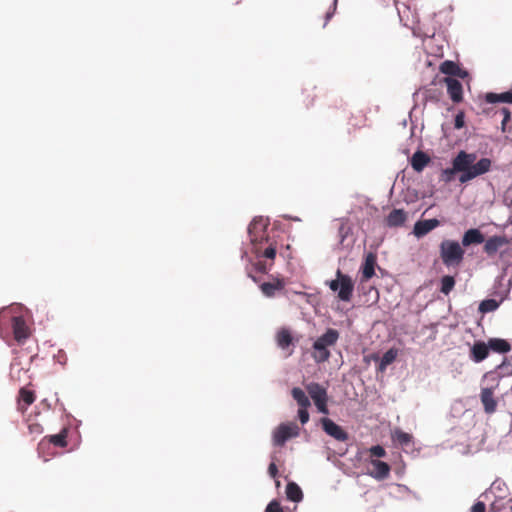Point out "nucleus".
<instances>
[{"label":"nucleus","mask_w":512,"mask_h":512,"mask_svg":"<svg viewBox=\"0 0 512 512\" xmlns=\"http://www.w3.org/2000/svg\"><path fill=\"white\" fill-rule=\"evenodd\" d=\"M506 364V358L504 359V361L502 362V364L499 366V367H502Z\"/></svg>","instance_id":"09e8293b"},{"label":"nucleus","mask_w":512,"mask_h":512,"mask_svg":"<svg viewBox=\"0 0 512 512\" xmlns=\"http://www.w3.org/2000/svg\"><path fill=\"white\" fill-rule=\"evenodd\" d=\"M455 285V280L452 276H444L442 278V287L441 288H453Z\"/></svg>","instance_id":"e433bc0d"},{"label":"nucleus","mask_w":512,"mask_h":512,"mask_svg":"<svg viewBox=\"0 0 512 512\" xmlns=\"http://www.w3.org/2000/svg\"><path fill=\"white\" fill-rule=\"evenodd\" d=\"M440 225L437 219L419 220L414 224L413 234L417 238H422Z\"/></svg>","instance_id":"1a4fd4ad"},{"label":"nucleus","mask_w":512,"mask_h":512,"mask_svg":"<svg viewBox=\"0 0 512 512\" xmlns=\"http://www.w3.org/2000/svg\"><path fill=\"white\" fill-rule=\"evenodd\" d=\"M67 435L68 429L63 428L58 434L50 435L48 440L54 446L64 448L67 446Z\"/></svg>","instance_id":"bb28decb"},{"label":"nucleus","mask_w":512,"mask_h":512,"mask_svg":"<svg viewBox=\"0 0 512 512\" xmlns=\"http://www.w3.org/2000/svg\"><path fill=\"white\" fill-rule=\"evenodd\" d=\"M376 261H377V258H376L375 254L368 253L366 255L364 263L362 264V267H361V273H362L361 278L363 280H368L374 275Z\"/></svg>","instance_id":"4468645a"},{"label":"nucleus","mask_w":512,"mask_h":512,"mask_svg":"<svg viewBox=\"0 0 512 512\" xmlns=\"http://www.w3.org/2000/svg\"><path fill=\"white\" fill-rule=\"evenodd\" d=\"M488 512H512V505L509 500L499 498L491 503Z\"/></svg>","instance_id":"5701e85b"},{"label":"nucleus","mask_w":512,"mask_h":512,"mask_svg":"<svg viewBox=\"0 0 512 512\" xmlns=\"http://www.w3.org/2000/svg\"><path fill=\"white\" fill-rule=\"evenodd\" d=\"M397 355L398 352L394 348H391L388 351H386L380 360L378 370L381 372L385 371L387 366L395 361Z\"/></svg>","instance_id":"a878e982"},{"label":"nucleus","mask_w":512,"mask_h":512,"mask_svg":"<svg viewBox=\"0 0 512 512\" xmlns=\"http://www.w3.org/2000/svg\"><path fill=\"white\" fill-rule=\"evenodd\" d=\"M444 82L447 86V92L452 101L456 103L460 102L462 100L463 92L461 83L452 77H446Z\"/></svg>","instance_id":"9d476101"},{"label":"nucleus","mask_w":512,"mask_h":512,"mask_svg":"<svg viewBox=\"0 0 512 512\" xmlns=\"http://www.w3.org/2000/svg\"><path fill=\"white\" fill-rule=\"evenodd\" d=\"M287 498L293 502H299L303 498L301 488L295 482H289L286 486Z\"/></svg>","instance_id":"4be33fe9"},{"label":"nucleus","mask_w":512,"mask_h":512,"mask_svg":"<svg viewBox=\"0 0 512 512\" xmlns=\"http://www.w3.org/2000/svg\"><path fill=\"white\" fill-rule=\"evenodd\" d=\"M440 257L447 267H457L464 258V249L454 240H443L440 244Z\"/></svg>","instance_id":"f03ea898"},{"label":"nucleus","mask_w":512,"mask_h":512,"mask_svg":"<svg viewBox=\"0 0 512 512\" xmlns=\"http://www.w3.org/2000/svg\"><path fill=\"white\" fill-rule=\"evenodd\" d=\"M321 424L323 430L331 437L338 441H347L349 436L348 433L334 421L329 418H322Z\"/></svg>","instance_id":"6e6552de"},{"label":"nucleus","mask_w":512,"mask_h":512,"mask_svg":"<svg viewBox=\"0 0 512 512\" xmlns=\"http://www.w3.org/2000/svg\"><path fill=\"white\" fill-rule=\"evenodd\" d=\"M27 422H28V430L31 435L38 436L43 433L44 429L40 423L32 420L31 418H29L27 420Z\"/></svg>","instance_id":"473e14b6"},{"label":"nucleus","mask_w":512,"mask_h":512,"mask_svg":"<svg viewBox=\"0 0 512 512\" xmlns=\"http://www.w3.org/2000/svg\"><path fill=\"white\" fill-rule=\"evenodd\" d=\"M332 14H333L332 12H328V13H327V15H326L327 20H328V19H330V18L332 17Z\"/></svg>","instance_id":"de8ad7c7"},{"label":"nucleus","mask_w":512,"mask_h":512,"mask_svg":"<svg viewBox=\"0 0 512 512\" xmlns=\"http://www.w3.org/2000/svg\"><path fill=\"white\" fill-rule=\"evenodd\" d=\"M454 76H457L459 78H466L468 76V72L466 70L461 69L459 66L457 67V71Z\"/></svg>","instance_id":"c03bdc74"},{"label":"nucleus","mask_w":512,"mask_h":512,"mask_svg":"<svg viewBox=\"0 0 512 512\" xmlns=\"http://www.w3.org/2000/svg\"><path fill=\"white\" fill-rule=\"evenodd\" d=\"M489 355V347L488 344L483 341H476L470 350L471 359L479 363L486 359Z\"/></svg>","instance_id":"9b49d317"},{"label":"nucleus","mask_w":512,"mask_h":512,"mask_svg":"<svg viewBox=\"0 0 512 512\" xmlns=\"http://www.w3.org/2000/svg\"><path fill=\"white\" fill-rule=\"evenodd\" d=\"M506 243L507 240L503 237H492L486 241L484 249L488 254H492Z\"/></svg>","instance_id":"b1692460"},{"label":"nucleus","mask_w":512,"mask_h":512,"mask_svg":"<svg viewBox=\"0 0 512 512\" xmlns=\"http://www.w3.org/2000/svg\"><path fill=\"white\" fill-rule=\"evenodd\" d=\"M263 292L265 293V295H266L267 297H271V296H273V295H274V293H273V292H274V290H268V289H265V290H263Z\"/></svg>","instance_id":"a18cd8bd"},{"label":"nucleus","mask_w":512,"mask_h":512,"mask_svg":"<svg viewBox=\"0 0 512 512\" xmlns=\"http://www.w3.org/2000/svg\"><path fill=\"white\" fill-rule=\"evenodd\" d=\"M286 285L284 282H278L277 287H275L273 284L265 282L263 283L260 288L266 289V288H282Z\"/></svg>","instance_id":"37998d69"},{"label":"nucleus","mask_w":512,"mask_h":512,"mask_svg":"<svg viewBox=\"0 0 512 512\" xmlns=\"http://www.w3.org/2000/svg\"><path fill=\"white\" fill-rule=\"evenodd\" d=\"M275 255H276V250L272 245L265 248V250L263 252V256L268 259H273L275 257Z\"/></svg>","instance_id":"ea45409f"},{"label":"nucleus","mask_w":512,"mask_h":512,"mask_svg":"<svg viewBox=\"0 0 512 512\" xmlns=\"http://www.w3.org/2000/svg\"><path fill=\"white\" fill-rule=\"evenodd\" d=\"M291 395L293 399L297 402L299 408H308L311 405L308 396L301 388L294 387L291 390Z\"/></svg>","instance_id":"412c9836"},{"label":"nucleus","mask_w":512,"mask_h":512,"mask_svg":"<svg viewBox=\"0 0 512 512\" xmlns=\"http://www.w3.org/2000/svg\"><path fill=\"white\" fill-rule=\"evenodd\" d=\"M484 241L482 233L478 229L467 230L462 238L463 246H469L471 244H480Z\"/></svg>","instance_id":"dca6fc26"},{"label":"nucleus","mask_w":512,"mask_h":512,"mask_svg":"<svg viewBox=\"0 0 512 512\" xmlns=\"http://www.w3.org/2000/svg\"><path fill=\"white\" fill-rule=\"evenodd\" d=\"M475 153H467L460 151L452 160V167L441 171L440 181L450 183L456 173H460V183H467L485 173L491 168V160L489 158H481L476 161Z\"/></svg>","instance_id":"f257e3e1"},{"label":"nucleus","mask_w":512,"mask_h":512,"mask_svg":"<svg viewBox=\"0 0 512 512\" xmlns=\"http://www.w3.org/2000/svg\"><path fill=\"white\" fill-rule=\"evenodd\" d=\"M442 291H443L445 294H448V292H449L450 290L445 289V290H442Z\"/></svg>","instance_id":"3c124183"},{"label":"nucleus","mask_w":512,"mask_h":512,"mask_svg":"<svg viewBox=\"0 0 512 512\" xmlns=\"http://www.w3.org/2000/svg\"><path fill=\"white\" fill-rule=\"evenodd\" d=\"M28 373V369H25L21 366V362L15 359L10 366V377L13 381L22 382L24 381V376Z\"/></svg>","instance_id":"a211bd4d"},{"label":"nucleus","mask_w":512,"mask_h":512,"mask_svg":"<svg viewBox=\"0 0 512 512\" xmlns=\"http://www.w3.org/2000/svg\"><path fill=\"white\" fill-rule=\"evenodd\" d=\"M504 298L502 297L499 301L495 299H486L483 300L479 305V311L483 314L495 311L500 304L503 302Z\"/></svg>","instance_id":"c756f323"},{"label":"nucleus","mask_w":512,"mask_h":512,"mask_svg":"<svg viewBox=\"0 0 512 512\" xmlns=\"http://www.w3.org/2000/svg\"><path fill=\"white\" fill-rule=\"evenodd\" d=\"M407 215L402 209H394L387 217V224L391 227H397L404 224Z\"/></svg>","instance_id":"6ab92c4d"},{"label":"nucleus","mask_w":512,"mask_h":512,"mask_svg":"<svg viewBox=\"0 0 512 512\" xmlns=\"http://www.w3.org/2000/svg\"><path fill=\"white\" fill-rule=\"evenodd\" d=\"M299 435V428L294 423L281 424L273 433V442L276 446H283L285 442Z\"/></svg>","instance_id":"0eeeda50"},{"label":"nucleus","mask_w":512,"mask_h":512,"mask_svg":"<svg viewBox=\"0 0 512 512\" xmlns=\"http://www.w3.org/2000/svg\"><path fill=\"white\" fill-rule=\"evenodd\" d=\"M486 506L483 502L478 501L471 507V512H485Z\"/></svg>","instance_id":"a19ab883"},{"label":"nucleus","mask_w":512,"mask_h":512,"mask_svg":"<svg viewBox=\"0 0 512 512\" xmlns=\"http://www.w3.org/2000/svg\"><path fill=\"white\" fill-rule=\"evenodd\" d=\"M353 290H339L338 298L343 301H349L352 297Z\"/></svg>","instance_id":"4c0bfd02"},{"label":"nucleus","mask_w":512,"mask_h":512,"mask_svg":"<svg viewBox=\"0 0 512 512\" xmlns=\"http://www.w3.org/2000/svg\"><path fill=\"white\" fill-rule=\"evenodd\" d=\"M412 435L402 431L401 429H395L392 433V439L395 443L401 446H407L412 442Z\"/></svg>","instance_id":"cd10ccee"},{"label":"nucleus","mask_w":512,"mask_h":512,"mask_svg":"<svg viewBox=\"0 0 512 512\" xmlns=\"http://www.w3.org/2000/svg\"><path fill=\"white\" fill-rule=\"evenodd\" d=\"M371 464L374 467V470L370 473V475L377 480H384L390 474V466L383 461L372 459Z\"/></svg>","instance_id":"ddd939ff"},{"label":"nucleus","mask_w":512,"mask_h":512,"mask_svg":"<svg viewBox=\"0 0 512 512\" xmlns=\"http://www.w3.org/2000/svg\"><path fill=\"white\" fill-rule=\"evenodd\" d=\"M298 417H299L301 424H306L309 421L308 408H299L298 409Z\"/></svg>","instance_id":"c9c22d12"},{"label":"nucleus","mask_w":512,"mask_h":512,"mask_svg":"<svg viewBox=\"0 0 512 512\" xmlns=\"http://www.w3.org/2000/svg\"><path fill=\"white\" fill-rule=\"evenodd\" d=\"M353 281L350 277L343 275L339 270L337 271V278L331 280L329 288H353Z\"/></svg>","instance_id":"aec40b11"},{"label":"nucleus","mask_w":512,"mask_h":512,"mask_svg":"<svg viewBox=\"0 0 512 512\" xmlns=\"http://www.w3.org/2000/svg\"><path fill=\"white\" fill-rule=\"evenodd\" d=\"M339 338V333L337 330L329 328L327 331L320 336L313 344L314 359L316 362H325L330 357V352L328 350L329 346H333Z\"/></svg>","instance_id":"7ed1b4c3"},{"label":"nucleus","mask_w":512,"mask_h":512,"mask_svg":"<svg viewBox=\"0 0 512 512\" xmlns=\"http://www.w3.org/2000/svg\"><path fill=\"white\" fill-rule=\"evenodd\" d=\"M264 512H283V508L278 500H272L265 508Z\"/></svg>","instance_id":"72a5a7b5"},{"label":"nucleus","mask_w":512,"mask_h":512,"mask_svg":"<svg viewBox=\"0 0 512 512\" xmlns=\"http://www.w3.org/2000/svg\"><path fill=\"white\" fill-rule=\"evenodd\" d=\"M375 292H376V299H377L379 297L378 289H375Z\"/></svg>","instance_id":"8fccbe9b"},{"label":"nucleus","mask_w":512,"mask_h":512,"mask_svg":"<svg viewBox=\"0 0 512 512\" xmlns=\"http://www.w3.org/2000/svg\"><path fill=\"white\" fill-rule=\"evenodd\" d=\"M9 320L12 326L14 339L18 343H23L30 336V329L26 321L21 316H10L9 312H0V334L2 335V324Z\"/></svg>","instance_id":"39448f33"},{"label":"nucleus","mask_w":512,"mask_h":512,"mask_svg":"<svg viewBox=\"0 0 512 512\" xmlns=\"http://www.w3.org/2000/svg\"><path fill=\"white\" fill-rule=\"evenodd\" d=\"M490 350L496 353L505 354L511 350V344L501 338H490L487 342Z\"/></svg>","instance_id":"2eb2a0df"},{"label":"nucleus","mask_w":512,"mask_h":512,"mask_svg":"<svg viewBox=\"0 0 512 512\" xmlns=\"http://www.w3.org/2000/svg\"><path fill=\"white\" fill-rule=\"evenodd\" d=\"M337 0H334V6L336 5Z\"/></svg>","instance_id":"603ef678"},{"label":"nucleus","mask_w":512,"mask_h":512,"mask_svg":"<svg viewBox=\"0 0 512 512\" xmlns=\"http://www.w3.org/2000/svg\"><path fill=\"white\" fill-rule=\"evenodd\" d=\"M268 473L272 478H276L278 475V468L274 462H271L268 467Z\"/></svg>","instance_id":"79ce46f5"},{"label":"nucleus","mask_w":512,"mask_h":512,"mask_svg":"<svg viewBox=\"0 0 512 512\" xmlns=\"http://www.w3.org/2000/svg\"><path fill=\"white\" fill-rule=\"evenodd\" d=\"M486 100L489 103H497V102L512 103V91H507V92L500 93V94L488 93L486 95Z\"/></svg>","instance_id":"c85d7f7f"},{"label":"nucleus","mask_w":512,"mask_h":512,"mask_svg":"<svg viewBox=\"0 0 512 512\" xmlns=\"http://www.w3.org/2000/svg\"><path fill=\"white\" fill-rule=\"evenodd\" d=\"M306 391L313 400L317 410L320 413L328 414V394L327 389L317 382H310L306 386Z\"/></svg>","instance_id":"423d86ee"},{"label":"nucleus","mask_w":512,"mask_h":512,"mask_svg":"<svg viewBox=\"0 0 512 512\" xmlns=\"http://www.w3.org/2000/svg\"><path fill=\"white\" fill-rule=\"evenodd\" d=\"M503 111H504V113H505V118H504V119H505V121H507V120L510 118V113H509V111H508V110H506V109H504Z\"/></svg>","instance_id":"49530a36"},{"label":"nucleus","mask_w":512,"mask_h":512,"mask_svg":"<svg viewBox=\"0 0 512 512\" xmlns=\"http://www.w3.org/2000/svg\"><path fill=\"white\" fill-rule=\"evenodd\" d=\"M269 220L262 216L254 217L248 226V236L251 244L255 247V253L259 254L260 249L257 245L268 240L267 228Z\"/></svg>","instance_id":"20e7f679"},{"label":"nucleus","mask_w":512,"mask_h":512,"mask_svg":"<svg viewBox=\"0 0 512 512\" xmlns=\"http://www.w3.org/2000/svg\"><path fill=\"white\" fill-rule=\"evenodd\" d=\"M454 126L456 129H461L464 126V114L462 112L456 115Z\"/></svg>","instance_id":"58836bf2"},{"label":"nucleus","mask_w":512,"mask_h":512,"mask_svg":"<svg viewBox=\"0 0 512 512\" xmlns=\"http://www.w3.org/2000/svg\"><path fill=\"white\" fill-rule=\"evenodd\" d=\"M35 393L33 391L27 390L26 388H21L19 391V410L24 412L28 406H30L35 401Z\"/></svg>","instance_id":"f3484780"},{"label":"nucleus","mask_w":512,"mask_h":512,"mask_svg":"<svg viewBox=\"0 0 512 512\" xmlns=\"http://www.w3.org/2000/svg\"><path fill=\"white\" fill-rule=\"evenodd\" d=\"M458 65L453 61L446 60L440 66V71L443 74L454 76L457 71Z\"/></svg>","instance_id":"2f4dec72"},{"label":"nucleus","mask_w":512,"mask_h":512,"mask_svg":"<svg viewBox=\"0 0 512 512\" xmlns=\"http://www.w3.org/2000/svg\"><path fill=\"white\" fill-rule=\"evenodd\" d=\"M427 162L428 159L422 152H416L412 157V167L417 172L422 171Z\"/></svg>","instance_id":"7c9ffc66"},{"label":"nucleus","mask_w":512,"mask_h":512,"mask_svg":"<svg viewBox=\"0 0 512 512\" xmlns=\"http://www.w3.org/2000/svg\"><path fill=\"white\" fill-rule=\"evenodd\" d=\"M481 402L486 413L491 414L496 411L497 401L491 388H483L480 394Z\"/></svg>","instance_id":"f8f14e48"},{"label":"nucleus","mask_w":512,"mask_h":512,"mask_svg":"<svg viewBox=\"0 0 512 512\" xmlns=\"http://www.w3.org/2000/svg\"><path fill=\"white\" fill-rule=\"evenodd\" d=\"M369 452H370L371 456L377 457V458H381V457H384L386 455L385 449L382 446H380V445L372 446L369 449Z\"/></svg>","instance_id":"f704fd0d"},{"label":"nucleus","mask_w":512,"mask_h":512,"mask_svg":"<svg viewBox=\"0 0 512 512\" xmlns=\"http://www.w3.org/2000/svg\"><path fill=\"white\" fill-rule=\"evenodd\" d=\"M277 344L280 348H288L293 341L290 331L286 328H282L276 335Z\"/></svg>","instance_id":"393cba45"}]
</instances>
